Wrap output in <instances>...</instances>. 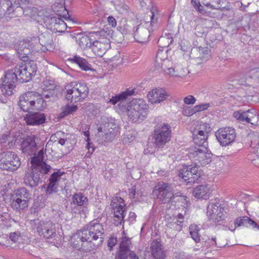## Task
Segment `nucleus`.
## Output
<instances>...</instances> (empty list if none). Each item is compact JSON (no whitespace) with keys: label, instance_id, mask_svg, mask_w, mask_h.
<instances>
[{"label":"nucleus","instance_id":"obj_1","mask_svg":"<svg viewBox=\"0 0 259 259\" xmlns=\"http://www.w3.org/2000/svg\"><path fill=\"white\" fill-rule=\"evenodd\" d=\"M82 242L81 246L85 247L83 243L88 244L86 251L94 250L103 242L105 231L102 224L94 220L79 230L75 235Z\"/></svg>","mask_w":259,"mask_h":259},{"label":"nucleus","instance_id":"obj_2","mask_svg":"<svg viewBox=\"0 0 259 259\" xmlns=\"http://www.w3.org/2000/svg\"><path fill=\"white\" fill-rule=\"evenodd\" d=\"M142 21L143 22L136 27H133L130 24L124 25L121 33L126 34L133 31V34L136 41L139 43L147 42L150 32L153 31L156 26L157 18H155L153 12L150 10L144 14Z\"/></svg>","mask_w":259,"mask_h":259},{"label":"nucleus","instance_id":"obj_3","mask_svg":"<svg viewBox=\"0 0 259 259\" xmlns=\"http://www.w3.org/2000/svg\"><path fill=\"white\" fill-rule=\"evenodd\" d=\"M29 0H7L2 3V9L4 15L7 17H18L22 13L30 17H34L37 12L35 8L26 6Z\"/></svg>","mask_w":259,"mask_h":259},{"label":"nucleus","instance_id":"obj_4","mask_svg":"<svg viewBox=\"0 0 259 259\" xmlns=\"http://www.w3.org/2000/svg\"><path fill=\"white\" fill-rule=\"evenodd\" d=\"M148 109L149 106L144 100L134 99L128 103L126 112L132 122H141L146 118Z\"/></svg>","mask_w":259,"mask_h":259},{"label":"nucleus","instance_id":"obj_5","mask_svg":"<svg viewBox=\"0 0 259 259\" xmlns=\"http://www.w3.org/2000/svg\"><path fill=\"white\" fill-rule=\"evenodd\" d=\"M45 105L42 97L37 93L27 92L19 98V106L24 112L30 109H40Z\"/></svg>","mask_w":259,"mask_h":259},{"label":"nucleus","instance_id":"obj_6","mask_svg":"<svg viewBox=\"0 0 259 259\" xmlns=\"http://www.w3.org/2000/svg\"><path fill=\"white\" fill-rule=\"evenodd\" d=\"M92 37L94 38L90 48L95 55L102 57L110 48V40L108 38L109 34L105 30L93 32Z\"/></svg>","mask_w":259,"mask_h":259},{"label":"nucleus","instance_id":"obj_7","mask_svg":"<svg viewBox=\"0 0 259 259\" xmlns=\"http://www.w3.org/2000/svg\"><path fill=\"white\" fill-rule=\"evenodd\" d=\"M66 99L71 102H77L87 97L89 88L82 82H71L65 86Z\"/></svg>","mask_w":259,"mask_h":259},{"label":"nucleus","instance_id":"obj_8","mask_svg":"<svg viewBox=\"0 0 259 259\" xmlns=\"http://www.w3.org/2000/svg\"><path fill=\"white\" fill-rule=\"evenodd\" d=\"M19 80L21 82H26L31 79L37 71L36 63L33 61L27 62H22L17 64L14 67Z\"/></svg>","mask_w":259,"mask_h":259},{"label":"nucleus","instance_id":"obj_9","mask_svg":"<svg viewBox=\"0 0 259 259\" xmlns=\"http://www.w3.org/2000/svg\"><path fill=\"white\" fill-rule=\"evenodd\" d=\"M171 126L168 123H162L157 125L153 132L154 144L156 148L162 147L171 138Z\"/></svg>","mask_w":259,"mask_h":259},{"label":"nucleus","instance_id":"obj_10","mask_svg":"<svg viewBox=\"0 0 259 259\" xmlns=\"http://www.w3.org/2000/svg\"><path fill=\"white\" fill-rule=\"evenodd\" d=\"M21 165L19 158L14 152L7 151L0 154V168L10 171L16 170Z\"/></svg>","mask_w":259,"mask_h":259},{"label":"nucleus","instance_id":"obj_11","mask_svg":"<svg viewBox=\"0 0 259 259\" xmlns=\"http://www.w3.org/2000/svg\"><path fill=\"white\" fill-rule=\"evenodd\" d=\"M153 193L162 203H167L171 200L172 186L163 182H159L154 187Z\"/></svg>","mask_w":259,"mask_h":259},{"label":"nucleus","instance_id":"obj_12","mask_svg":"<svg viewBox=\"0 0 259 259\" xmlns=\"http://www.w3.org/2000/svg\"><path fill=\"white\" fill-rule=\"evenodd\" d=\"M215 136L221 146H227L235 141L236 133L234 128L227 126L220 128L215 132Z\"/></svg>","mask_w":259,"mask_h":259},{"label":"nucleus","instance_id":"obj_13","mask_svg":"<svg viewBox=\"0 0 259 259\" xmlns=\"http://www.w3.org/2000/svg\"><path fill=\"white\" fill-rule=\"evenodd\" d=\"M207 215L210 221L220 224V223L225 220L226 213L222 204L212 202L207 206Z\"/></svg>","mask_w":259,"mask_h":259},{"label":"nucleus","instance_id":"obj_14","mask_svg":"<svg viewBox=\"0 0 259 259\" xmlns=\"http://www.w3.org/2000/svg\"><path fill=\"white\" fill-rule=\"evenodd\" d=\"M198 169L196 165H183L180 169L179 176L182 178L187 185L193 184L198 180L200 177V172Z\"/></svg>","mask_w":259,"mask_h":259},{"label":"nucleus","instance_id":"obj_15","mask_svg":"<svg viewBox=\"0 0 259 259\" xmlns=\"http://www.w3.org/2000/svg\"><path fill=\"white\" fill-rule=\"evenodd\" d=\"M19 80L16 73L12 70L8 71L5 75L1 87L2 91L5 96H11L15 88V83Z\"/></svg>","mask_w":259,"mask_h":259},{"label":"nucleus","instance_id":"obj_16","mask_svg":"<svg viewBox=\"0 0 259 259\" xmlns=\"http://www.w3.org/2000/svg\"><path fill=\"white\" fill-rule=\"evenodd\" d=\"M35 136H27L23 138L20 144V150L25 155H32L35 154L37 149V143Z\"/></svg>","mask_w":259,"mask_h":259},{"label":"nucleus","instance_id":"obj_17","mask_svg":"<svg viewBox=\"0 0 259 259\" xmlns=\"http://www.w3.org/2000/svg\"><path fill=\"white\" fill-rule=\"evenodd\" d=\"M88 204V199L81 193L75 194L72 197L71 205H74V208H72V212L80 213L81 211L85 212L87 205Z\"/></svg>","mask_w":259,"mask_h":259},{"label":"nucleus","instance_id":"obj_18","mask_svg":"<svg viewBox=\"0 0 259 259\" xmlns=\"http://www.w3.org/2000/svg\"><path fill=\"white\" fill-rule=\"evenodd\" d=\"M37 230L40 236L47 239H53L56 236L55 225L51 222H40Z\"/></svg>","mask_w":259,"mask_h":259},{"label":"nucleus","instance_id":"obj_19","mask_svg":"<svg viewBox=\"0 0 259 259\" xmlns=\"http://www.w3.org/2000/svg\"><path fill=\"white\" fill-rule=\"evenodd\" d=\"M118 131V126L115 123V119H108L105 121L99 128V132H103L106 136V140H109L113 138Z\"/></svg>","mask_w":259,"mask_h":259},{"label":"nucleus","instance_id":"obj_20","mask_svg":"<svg viewBox=\"0 0 259 259\" xmlns=\"http://www.w3.org/2000/svg\"><path fill=\"white\" fill-rule=\"evenodd\" d=\"M24 120L27 125H39L46 121V115L40 112H28L24 116Z\"/></svg>","mask_w":259,"mask_h":259},{"label":"nucleus","instance_id":"obj_21","mask_svg":"<svg viewBox=\"0 0 259 259\" xmlns=\"http://www.w3.org/2000/svg\"><path fill=\"white\" fill-rule=\"evenodd\" d=\"M40 172L35 168H29L25 174L24 183L32 188L36 187L40 181Z\"/></svg>","mask_w":259,"mask_h":259},{"label":"nucleus","instance_id":"obj_22","mask_svg":"<svg viewBox=\"0 0 259 259\" xmlns=\"http://www.w3.org/2000/svg\"><path fill=\"white\" fill-rule=\"evenodd\" d=\"M169 96L167 92L163 89H155L148 95L149 100L153 104H158L166 100Z\"/></svg>","mask_w":259,"mask_h":259},{"label":"nucleus","instance_id":"obj_23","mask_svg":"<svg viewBox=\"0 0 259 259\" xmlns=\"http://www.w3.org/2000/svg\"><path fill=\"white\" fill-rule=\"evenodd\" d=\"M38 40L40 45L42 46L41 50L43 52L52 51L55 49L53 36L50 33L45 32L40 34Z\"/></svg>","mask_w":259,"mask_h":259},{"label":"nucleus","instance_id":"obj_24","mask_svg":"<svg viewBox=\"0 0 259 259\" xmlns=\"http://www.w3.org/2000/svg\"><path fill=\"white\" fill-rule=\"evenodd\" d=\"M49 28L55 32H63L66 29L67 25L59 17H51L48 18Z\"/></svg>","mask_w":259,"mask_h":259},{"label":"nucleus","instance_id":"obj_25","mask_svg":"<svg viewBox=\"0 0 259 259\" xmlns=\"http://www.w3.org/2000/svg\"><path fill=\"white\" fill-rule=\"evenodd\" d=\"M234 116L240 121L254 124L255 114L248 110L244 112L236 111L233 113Z\"/></svg>","mask_w":259,"mask_h":259},{"label":"nucleus","instance_id":"obj_26","mask_svg":"<svg viewBox=\"0 0 259 259\" xmlns=\"http://www.w3.org/2000/svg\"><path fill=\"white\" fill-rule=\"evenodd\" d=\"M182 223L183 221L178 219H174L173 221L168 222L167 225L168 229L165 231L167 237L173 238L176 235V231H181L182 230L181 224Z\"/></svg>","mask_w":259,"mask_h":259},{"label":"nucleus","instance_id":"obj_27","mask_svg":"<svg viewBox=\"0 0 259 259\" xmlns=\"http://www.w3.org/2000/svg\"><path fill=\"white\" fill-rule=\"evenodd\" d=\"M152 254L154 259H165V253L160 242L153 241L151 245Z\"/></svg>","mask_w":259,"mask_h":259},{"label":"nucleus","instance_id":"obj_28","mask_svg":"<svg viewBox=\"0 0 259 259\" xmlns=\"http://www.w3.org/2000/svg\"><path fill=\"white\" fill-rule=\"evenodd\" d=\"M193 135V140L195 144V146L201 147H207L208 143L207 140L208 135H205L204 134H199L197 132L192 131Z\"/></svg>","mask_w":259,"mask_h":259},{"label":"nucleus","instance_id":"obj_29","mask_svg":"<svg viewBox=\"0 0 259 259\" xmlns=\"http://www.w3.org/2000/svg\"><path fill=\"white\" fill-rule=\"evenodd\" d=\"M193 193L196 198L207 199L209 197V189L206 185H201L193 189Z\"/></svg>","mask_w":259,"mask_h":259},{"label":"nucleus","instance_id":"obj_30","mask_svg":"<svg viewBox=\"0 0 259 259\" xmlns=\"http://www.w3.org/2000/svg\"><path fill=\"white\" fill-rule=\"evenodd\" d=\"M11 196L15 198H18L19 199H22L27 202H29L31 199L29 191L24 187L17 189L14 191Z\"/></svg>","mask_w":259,"mask_h":259},{"label":"nucleus","instance_id":"obj_31","mask_svg":"<svg viewBox=\"0 0 259 259\" xmlns=\"http://www.w3.org/2000/svg\"><path fill=\"white\" fill-rule=\"evenodd\" d=\"M113 210L114 213L113 217L114 220V225L116 226L121 225L122 223H123L125 208L124 206L118 207V208H114Z\"/></svg>","mask_w":259,"mask_h":259},{"label":"nucleus","instance_id":"obj_32","mask_svg":"<svg viewBox=\"0 0 259 259\" xmlns=\"http://www.w3.org/2000/svg\"><path fill=\"white\" fill-rule=\"evenodd\" d=\"M200 159H198V162L197 164L201 165L202 166L206 165L212 161V154L210 152H208L207 147H202V150H201Z\"/></svg>","mask_w":259,"mask_h":259},{"label":"nucleus","instance_id":"obj_33","mask_svg":"<svg viewBox=\"0 0 259 259\" xmlns=\"http://www.w3.org/2000/svg\"><path fill=\"white\" fill-rule=\"evenodd\" d=\"M28 203L18 198L11 196V206L13 209L20 211L28 206Z\"/></svg>","mask_w":259,"mask_h":259},{"label":"nucleus","instance_id":"obj_34","mask_svg":"<svg viewBox=\"0 0 259 259\" xmlns=\"http://www.w3.org/2000/svg\"><path fill=\"white\" fill-rule=\"evenodd\" d=\"M68 60L77 64L83 70L88 71L92 69L91 65L85 59L79 56H75L72 58L69 59Z\"/></svg>","mask_w":259,"mask_h":259},{"label":"nucleus","instance_id":"obj_35","mask_svg":"<svg viewBox=\"0 0 259 259\" xmlns=\"http://www.w3.org/2000/svg\"><path fill=\"white\" fill-rule=\"evenodd\" d=\"M93 39L92 36L90 37L85 35H80L76 37V41L78 45L82 49H85L88 47L90 48Z\"/></svg>","mask_w":259,"mask_h":259},{"label":"nucleus","instance_id":"obj_36","mask_svg":"<svg viewBox=\"0 0 259 259\" xmlns=\"http://www.w3.org/2000/svg\"><path fill=\"white\" fill-rule=\"evenodd\" d=\"M166 56L165 52L163 51H159L157 52L155 57V63L154 65V71H157L158 72H161V68H162L163 61Z\"/></svg>","mask_w":259,"mask_h":259},{"label":"nucleus","instance_id":"obj_37","mask_svg":"<svg viewBox=\"0 0 259 259\" xmlns=\"http://www.w3.org/2000/svg\"><path fill=\"white\" fill-rule=\"evenodd\" d=\"M53 10L58 13V15L63 17L65 19L70 18L68 12L62 3H56L53 6Z\"/></svg>","mask_w":259,"mask_h":259},{"label":"nucleus","instance_id":"obj_38","mask_svg":"<svg viewBox=\"0 0 259 259\" xmlns=\"http://www.w3.org/2000/svg\"><path fill=\"white\" fill-rule=\"evenodd\" d=\"M202 147H199L195 146L194 148L191 149L189 153L188 156L189 158L193 161H194L195 164L197 165L198 162V159H200L201 156L200 154L202 153Z\"/></svg>","mask_w":259,"mask_h":259},{"label":"nucleus","instance_id":"obj_39","mask_svg":"<svg viewBox=\"0 0 259 259\" xmlns=\"http://www.w3.org/2000/svg\"><path fill=\"white\" fill-rule=\"evenodd\" d=\"M211 131V128L208 123L201 122L200 123H197V127H195L192 131L208 135Z\"/></svg>","mask_w":259,"mask_h":259},{"label":"nucleus","instance_id":"obj_40","mask_svg":"<svg viewBox=\"0 0 259 259\" xmlns=\"http://www.w3.org/2000/svg\"><path fill=\"white\" fill-rule=\"evenodd\" d=\"M58 93V90H48L44 89L41 94L40 95L42 97L43 100L45 98L49 100H54L57 98Z\"/></svg>","mask_w":259,"mask_h":259},{"label":"nucleus","instance_id":"obj_41","mask_svg":"<svg viewBox=\"0 0 259 259\" xmlns=\"http://www.w3.org/2000/svg\"><path fill=\"white\" fill-rule=\"evenodd\" d=\"M189 231L192 238L196 242H199L200 241V236L199 234V227L195 224L191 225L189 227Z\"/></svg>","mask_w":259,"mask_h":259},{"label":"nucleus","instance_id":"obj_42","mask_svg":"<svg viewBox=\"0 0 259 259\" xmlns=\"http://www.w3.org/2000/svg\"><path fill=\"white\" fill-rule=\"evenodd\" d=\"M250 222H251V219L248 217L245 216L242 218H237L234 222V224L235 226L237 225L238 227H248Z\"/></svg>","mask_w":259,"mask_h":259},{"label":"nucleus","instance_id":"obj_43","mask_svg":"<svg viewBox=\"0 0 259 259\" xmlns=\"http://www.w3.org/2000/svg\"><path fill=\"white\" fill-rule=\"evenodd\" d=\"M58 191V184L49 182L46 190V195L50 196L53 193H57Z\"/></svg>","mask_w":259,"mask_h":259},{"label":"nucleus","instance_id":"obj_44","mask_svg":"<svg viewBox=\"0 0 259 259\" xmlns=\"http://www.w3.org/2000/svg\"><path fill=\"white\" fill-rule=\"evenodd\" d=\"M35 168L37 169L38 172H40V175L41 174H48L51 168V166L47 164L45 162H44L41 164H39V165L35 166Z\"/></svg>","mask_w":259,"mask_h":259},{"label":"nucleus","instance_id":"obj_45","mask_svg":"<svg viewBox=\"0 0 259 259\" xmlns=\"http://www.w3.org/2000/svg\"><path fill=\"white\" fill-rule=\"evenodd\" d=\"M63 174V173L61 172L60 170L53 172L48 180L49 182L58 184V183L61 179V176Z\"/></svg>","mask_w":259,"mask_h":259},{"label":"nucleus","instance_id":"obj_46","mask_svg":"<svg viewBox=\"0 0 259 259\" xmlns=\"http://www.w3.org/2000/svg\"><path fill=\"white\" fill-rule=\"evenodd\" d=\"M77 109V106H65L63 111L60 113V117H63L68 114H72L75 112Z\"/></svg>","mask_w":259,"mask_h":259},{"label":"nucleus","instance_id":"obj_47","mask_svg":"<svg viewBox=\"0 0 259 259\" xmlns=\"http://www.w3.org/2000/svg\"><path fill=\"white\" fill-rule=\"evenodd\" d=\"M130 244V241L127 238H123L120 244L119 251L129 252Z\"/></svg>","mask_w":259,"mask_h":259},{"label":"nucleus","instance_id":"obj_48","mask_svg":"<svg viewBox=\"0 0 259 259\" xmlns=\"http://www.w3.org/2000/svg\"><path fill=\"white\" fill-rule=\"evenodd\" d=\"M111 206L112 207V209H114V208H118V207H123L125 205L123 202V200L120 197H115L113 199V200L111 201Z\"/></svg>","mask_w":259,"mask_h":259},{"label":"nucleus","instance_id":"obj_49","mask_svg":"<svg viewBox=\"0 0 259 259\" xmlns=\"http://www.w3.org/2000/svg\"><path fill=\"white\" fill-rule=\"evenodd\" d=\"M178 197H179V199H181L182 203L185 204L186 202V197L184 196L181 192H174L172 190V196L170 201L177 202V200H176V199Z\"/></svg>","mask_w":259,"mask_h":259},{"label":"nucleus","instance_id":"obj_50","mask_svg":"<svg viewBox=\"0 0 259 259\" xmlns=\"http://www.w3.org/2000/svg\"><path fill=\"white\" fill-rule=\"evenodd\" d=\"M172 41L171 37H169L168 36H162L159 39L158 42L159 45H163V47H167L171 44Z\"/></svg>","mask_w":259,"mask_h":259},{"label":"nucleus","instance_id":"obj_51","mask_svg":"<svg viewBox=\"0 0 259 259\" xmlns=\"http://www.w3.org/2000/svg\"><path fill=\"white\" fill-rule=\"evenodd\" d=\"M209 106L210 105L209 103H203L196 105L194 108V111L189 113V115L192 114L194 112L201 111L206 110L209 107ZM188 116H189V115H188Z\"/></svg>","mask_w":259,"mask_h":259},{"label":"nucleus","instance_id":"obj_52","mask_svg":"<svg viewBox=\"0 0 259 259\" xmlns=\"http://www.w3.org/2000/svg\"><path fill=\"white\" fill-rule=\"evenodd\" d=\"M45 88L44 89L48 90H58L57 87L54 83V81L52 80L46 79L43 81Z\"/></svg>","mask_w":259,"mask_h":259},{"label":"nucleus","instance_id":"obj_53","mask_svg":"<svg viewBox=\"0 0 259 259\" xmlns=\"http://www.w3.org/2000/svg\"><path fill=\"white\" fill-rule=\"evenodd\" d=\"M44 161L37 156L32 157L31 159V166L30 168H35V166L39 165Z\"/></svg>","mask_w":259,"mask_h":259},{"label":"nucleus","instance_id":"obj_54","mask_svg":"<svg viewBox=\"0 0 259 259\" xmlns=\"http://www.w3.org/2000/svg\"><path fill=\"white\" fill-rule=\"evenodd\" d=\"M7 209L3 205L0 204V221H5L7 220L8 213L7 212Z\"/></svg>","mask_w":259,"mask_h":259},{"label":"nucleus","instance_id":"obj_55","mask_svg":"<svg viewBox=\"0 0 259 259\" xmlns=\"http://www.w3.org/2000/svg\"><path fill=\"white\" fill-rule=\"evenodd\" d=\"M123 95L122 93L115 96L114 97H112L111 99H110L109 101L107 102L108 103H110L112 105H115L118 102H119L121 100H124Z\"/></svg>","mask_w":259,"mask_h":259},{"label":"nucleus","instance_id":"obj_56","mask_svg":"<svg viewBox=\"0 0 259 259\" xmlns=\"http://www.w3.org/2000/svg\"><path fill=\"white\" fill-rule=\"evenodd\" d=\"M162 68H161V72H165L169 66L171 65V61L167 59L166 56L165 57L164 60L163 61Z\"/></svg>","mask_w":259,"mask_h":259},{"label":"nucleus","instance_id":"obj_57","mask_svg":"<svg viewBox=\"0 0 259 259\" xmlns=\"http://www.w3.org/2000/svg\"><path fill=\"white\" fill-rule=\"evenodd\" d=\"M198 52L199 54L203 55V58H206L209 56V50L207 48L200 47L198 48Z\"/></svg>","mask_w":259,"mask_h":259},{"label":"nucleus","instance_id":"obj_58","mask_svg":"<svg viewBox=\"0 0 259 259\" xmlns=\"http://www.w3.org/2000/svg\"><path fill=\"white\" fill-rule=\"evenodd\" d=\"M130 252L119 251L115 256V259H128Z\"/></svg>","mask_w":259,"mask_h":259},{"label":"nucleus","instance_id":"obj_59","mask_svg":"<svg viewBox=\"0 0 259 259\" xmlns=\"http://www.w3.org/2000/svg\"><path fill=\"white\" fill-rule=\"evenodd\" d=\"M135 89H127L125 92H122L121 93L123 95V99L125 100L129 96H131L135 94Z\"/></svg>","mask_w":259,"mask_h":259},{"label":"nucleus","instance_id":"obj_60","mask_svg":"<svg viewBox=\"0 0 259 259\" xmlns=\"http://www.w3.org/2000/svg\"><path fill=\"white\" fill-rule=\"evenodd\" d=\"M196 99L193 96H188L184 99V102L186 104H194Z\"/></svg>","mask_w":259,"mask_h":259},{"label":"nucleus","instance_id":"obj_61","mask_svg":"<svg viewBox=\"0 0 259 259\" xmlns=\"http://www.w3.org/2000/svg\"><path fill=\"white\" fill-rule=\"evenodd\" d=\"M20 236V233L18 232H13L9 234L10 239L13 241L14 242H16Z\"/></svg>","mask_w":259,"mask_h":259},{"label":"nucleus","instance_id":"obj_62","mask_svg":"<svg viewBox=\"0 0 259 259\" xmlns=\"http://www.w3.org/2000/svg\"><path fill=\"white\" fill-rule=\"evenodd\" d=\"M23 45H24L25 49L22 50L19 49L18 53L19 54H22V53H23L24 55L27 56L29 54V50L28 48H26L27 46H29V45L28 43H27V42H23V44L22 45V46Z\"/></svg>","mask_w":259,"mask_h":259},{"label":"nucleus","instance_id":"obj_63","mask_svg":"<svg viewBox=\"0 0 259 259\" xmlns=\"http://www.w3.org/2000/svg\"><path fill=\"white\" fill-rule=\"evenodd\" d=\"M224 1L225 0H212V2L216 4L215 8H218L215 9L219 10L224 4Z\"/></svg>","mask_w":259,"mask_h":259},{"label":"nucleus","instance_id":"obj_64","mask_svg":"<svg viewBox=\"0 0 259 259\" xmlns=\"http://www.w3.org/2000/svg\"><path fill=\"white\" fill-rule=\"evenodd\" d=\"M108 24L112 27H115L116 25V21L114 18L112 16H109L107 18Z\"/></svg>","mask_w":259,"mask_h":259}]
</instances>
